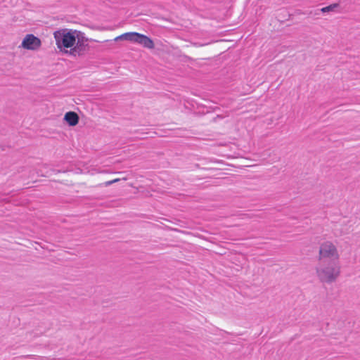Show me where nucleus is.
<instances>
[{"label": "nucleus", "instance_id": "obj_6", "mask_svg": "<svg viewBox=\"0 0 360 360\" xmlns=\"http://www.w3.org/2000/svg\"><path fill=\"white\" fill-rule=\"evenodd\" d=\"M64 120L70 125V126H75L79 122V116L78 115L73 111H70L65 113L64 116Z\"/></svg>", "mask_w": 360, "mask_h": 360}, {"label": "nucleus", "instance_id": "obj_8", "mask_svg": "<svg viewBox=\"0 0 360 360\" xmlns=\"http://www.w3.org/2000/svg\"><path fill=\"white\" fill-rule=\"evenodd\" d=\"M139 34L138 32H126L124 33L125 40L137 43Z\"/></svg>", "mask_w": 360, "mask_h": 360}, {"label": "nucleus", "instance_id": "obj_7", "mask_svg": "<svg viewBox=\"0 0 360 360\" xmlns=\"http://www.w3.org/2000/svg\"><path fill=\"white\" fill-rule=\"evenodd\" d=\"M137 43L148 49L154 48V43L153 40L148 37L142 34H139Z\"/></svg>", "mask_w": 360, "mask_h": 360}, {"label": "nucleus", "instance_id": "obj_11", "mask_svg": "<svg viewBox=\"0 0 360 360\" xmlns=\"http://www.w3.org/2000/svg\"><path fill=\"white\" fill-rule=\"evenodd\" d=\"M112 184H113V181H106V182L105 183V186H108L112 185Z\"/></svg>", "mask_w": 360, "mask_h": 360}, {"label": "nucleus", "instance_id": "obj_1", "mask_svg": "<svg viewBox=\"0 0 360 360\" xmlns=\"http://www.w3.org/2000/svg\"><path fill=\"white\" fill-rule=\"evenodd\" d=\"M316 274L321 282L330 283L335 281L340 274L339 261L320 262Z\"/></svg>", "mask_w": 360, "mask_h": 360}, {"label": "nucleus", "instance_id": "obj_3", "mask_svg": "<svg viewBox=\"0 0 360 360\" xmlns=\"http://www.w3.org/2000/svg\"><path fill=\"white\" fill-rule=\"evenodd\" d=\"M335 260L339 261V255L336 247L328 241L321 244L319 249V261L326 262Z\"/></svg>", "mask_w": 360, "mask_h": 360}, {"label": "nucleus", "instance_id": "obj_10", "mask_svg": "<svg viewBox=\"0 0 360 360\" xmlns=\"http://www.w3.org/2000/svg\"><path fill=\"white\" fill-rule=\"evenodd\" d=\"M119 40H125L124 34H122L114 39V41H117Z\"/></svg>", "mask_w": 360, "mask_h": 360}, {"label": "nucleus", "instance_id": "obj_9", "mask_svg": "<svg viewBox=\"0 0 360 360\" xmlns=\"http://www.w3.org/2000/svg\"><path fill=\"white\" fill-rule=\"evenodd\" d=\"M338 6H339L338 4H330V5L328 6L322 8L321 9V11L323 13L330 12V11H333Z\"/></svg>", "mask_w": 360, "mask_h": 360}, {"label": "nucleus", "instance_id": "obj_5", "mask_svg": "<svg viewBox=\"0 0 360 360\" xmlns=\"http://www.w3.org/2000/svg\"><path fill=\"white\" fill-rule=\"evenodd\" d=\"M21 46L27 50H36L41 46L40 39L32 34L25 36L22 40Z\"/></svg>", "mask_w": 360, "mask_h": 360}, {"label": "nucleus", "instance_id": "obj_4", "mask_svg": "<svg viewBox=\"0 0 360 360\" xmlns=\"http://www.w3.org/2000/svg\"><path fill=\"white\" fill-rule=\"evenodd\" d=\"M87 41L88 39L84 34L77 31L75 44L69 51V53L74 56L83 55L88 47Z\"/></svg>", "mask_w": 360, "mask_h": 360}, {"label": "nucleus", "instance_id": "obj_12", "mask_svg": "<svg viewBox=\"0 0 360 360\" xmlns=\"http://www.w3.org/2000/svg\"><path fill=\"white\" fill-rule=\"evenodd\" d=\"M112 181H113V184L118 181L119 179H113V180H111Z\"/></svg>", "mask_w": 360, "mask_h": 360}, {"label": "nucleus", "instance_id": "obj_2", "mask_svg": "<svg viewBox=\"0 0 360 360\" xmlns=\"http://www.w3.org/2000/svg\"><path fill=\"white\" fill-rule=\"evenodd\" d=\"M77 30L72 29H60L53 32L56 44L60 51L68 49L75 45Z\"/></svg>", "mask_w": 360, "mask_h": 360}]
</instances>
